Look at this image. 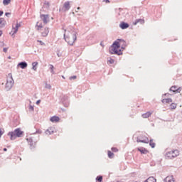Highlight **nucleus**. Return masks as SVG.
<instances>
[{"label":"nucleus","mask_w":182,"mask_h":182,"mask_svg":"<svg viewBox=\"0 0 182 182\" xmlns=\"http://www.w3.org/2000/svg\"><path fill=\"white\" fill-rule=\"evenodd\" d=\"M112 151H114V153H117V151H119V149H117V148L112 147Z\"/></svg>","instance_id":"nucleus-38"},{"label":"nucleus","mask_w":182,"mask_h":182,"mask_svg":"<svg viewBox=\"0 0 182 182\" xmlns=\"http://www.w3.org/2000/svg\"><path fill=\"white\" fill-rule=\"evenodd\" d=\"M96 180H97V181H98V182H102V181H103V176H97Z\"/></svg>","instance_id":"nucleus-29"},{"label":"nucleus","mask_w":182,"mask_h":182,"mask_svg":"<svg viewBox=\"0 0 182 182\" xmlns=\"http://www.w3.org/2000/svg\"><path fill=\"white\" fill-rule=\"evenodd\" d=\"M3 52H4V53H6V52H8V48H4L3 49Z\"/></svg>","instance_id":"nucleus-41"},{"label":"nucleus","mask_w":182,"mask_h":182,"mask_svg":"<svg viewBox=\"0 0 182 182\" xmlns=\"http://www.w3.org/2000/svg\"><path fill=\"white\" fill-rule=\"evenodd\" d=\"M46 89H52V86L50 84H46Z\"/></svg>","instance_id":"nucleus-37"},{"label":"nucleus","mask_w":182,"mask_h":182,"mask_svg":"<svg viewBox=\"0 0 182 182\" xmlns=\"http://www.w3.org/2000/svg\"><path fill=\"white\" fill-rule=\"evenodd\" d=\"M45 133L46 134H48V135L53 134L54 133L53 128L52 127L48 128L47 130H46Z\"/></svg>","instance_id":"nucleus-20"},{"label":"nucleus","mask_w":182,"mask_h":182,"mask_svg":"<svg viewBox=\"0 0 182 182\" xmlns=\"http://www.w3.org/2000/svg\"><path fill=\"white\" fill-rule=\"evenodd\" d=\"M57 56H58V58H60L62 56V55L60 53H58Z\"/></svg>","instance_id":"nucleus-46"},{"label":"nucleus","mask_w":182,"mask_h":182,"mask_svg":"<svg viewBox=\"0 0 182 182\" xmlns=\"http://www.w3.org/2000/svg\"><path fill=\"white\" fill-rule=\"evenodd\" d=\"M119 42H122V46L121 47V49L124 50L126 48V41H124V40L123 39H118Z\"/></svg>","instance_id":"nucleus-24"},{"label":"nucleus","mask_w":182,"mask_h":182,"mask_svg":"<svg viewBox=\"0 0 182 182\" xmlns=\"http://www.w3.org/2000/svg\"><path fill=\"white\" fill-rule=\"evenodd\" d=\"M4 15V11L0 10V16H2Z\"/></svg>","instance_id":"nucleus-43"},{"label":"nucleus","mask_w":182,"mask_h":182,"mask_svg":"<svg viewBox=\"0 0 182 182\" xmlns=\"http://www.w3.org/2000/svg\"><path fill=\"white\" fill-rule=\"evenodd\" d=\"M129 26H130L129 23L124 21L121 22V23L119 24V28H121V29H127Z\"/></svg>","instance_id":"nucleus-9"},{"label":"nucleus","mask_w":182,"mask_h":182,"mask_svg":"<svg viewBox=\"0 0 182 182\" xmlns=\"http://www.w3.org/2000/svg\"><path fill=\"white\" fill-rule=\"evenodd\" d=\"M168 94H165V96L167 95Z\"/></svg>","instance_id":"nucleus-56"},{"label":"nucleus","mask_w":182,"mask_h":182,"mask_svg":"<svg viewBox=\"0 0 182 182\" xmlns=\"http://www.w3.org/2000/svg\"><path fill=\"white\" fill-rule=\"evenodd\" d=\"M112 48H117V49H119V48H120V41H115L112 45Z\"/></svg>","instance_id":"nucleus-14"},{"label":"nucleus","mask_w":182,"mask_h":182,"mask_svg":"<svg viewBox=\"0 0 182 182\" xmlns=\"http://www.w3.org/2000/svg\"><path fill=\"white\" fill-rule=\"evenodd\" d=\"M2 134H4V132H2V131L0 130V137L1 136H2Z\"/></svg>","instance_id":"nucleus-48"},{"label":"nucleus","mask_w":182,"mask_h":182,"mask_svg":"<svg viewBox=\"0 0 182 182\" xmlns=\"http://www.w3.org/2000/svg\"><path fill=\"white\" fill-rule=\"evenodd\" d=\"M18 68H21V69H26L28 68V63L26 61H22L18 63Z\"/></svg>","instance_id":"nucleus-8"},{"label":"nucleus","mask_w":182,"mask_h":182,"mask_svg":"<svg viewBox=\"0 0 182 182\" xmlns=\"http://www.w3.org/2000/svg\"><path fill=\"white\" fill-rule=\"evenodd\" d=\"M118 53H123L122 52V50L119 49V50H118Z\"/></svg>","instance_id":"nucleus-50"},{"label":"nucleus","mask_w":182,"mask_h":182,"mask_svg":"<svg viewBox=\"0 0 182 182\" xmlns=\"http://www.w3.org/2000/svg\"><path fill=\"white\" fill-rule=\"evenodd\" d=\"M166 159H170L171 160H173V151H168L166 154Z\"/></svg>","instance_id":"nucleus-19"},{"label":"nucleus","mask_w":182,"mask_h":182,"mask_svg":"<svg viewBox=\"0 0 182 182\" xmlns=\"http://www.w3.org/2000/svg\"><path fill=\"white\" fill-rule=\"evenodd\" d=\"M27 141H28L29 145L31 146V147H32V146H33V141H36L35 139H33V136H31L29 138L26 139Z\"/></svg>","instance_id":"nucleus-17"},{"label":"nucleus","mask_w":182,"mask_h":182,"mask_svg":"<svg viewBox=\"0 0 182 182\" xmlns=\"http://www.w3.org/2000/svg\"><path fill=\"white\" fill-rule=\"evenodd\" d=\"M170 106H171V109H176V107H177V104L172 103V104H171Z\"/></svg>","instance_id":"nucleus-33"},{"label":"nucleus","mask_w":182,"mask_h":182,"mask_svg":"<svg viewBox=\"0 0 182 182\" xmlns=\"http://www.w3.org/2000/svg\"><path fill=\"white\" fill-rule=\"evenodd\" d=\"M19 28H21L20 23H17L15 26H13L12 31L10 33V35H11V36H14V35H15V33L18 32V29H19Z\"/></svg>","instance_id":"nucleus-6"},{"label":"nucleus","mask_w":182,"mask_h":182,"mask_svg":"<svg viewBox=\"0 0 182 182\" xmlns=\"http://www.w3.org/2000/svg\"><path fill=\"white\" fill-rule=\"evenodd\" d=\"M137 143H145V144H148L149 143V138H146L145 139H139V138H137L136 140Z\"/></svg>","instance_id":"nucleus-21"},{"label":"nucleus","mask_w":182,"mask_h":182,"mask_svg":"<svg viewBox=\"0 0 182 182\" xmlns=\"http://www.w3.org/2000/svg\"><path fill=\"white\" fill-rule=\"evenodd\" d=\"M138 151H140L141 154H147L149 153V151L146 149V148H137Z\"/></svg>","instance_id":"nucleus-15"},{"label":"nucleus","mask_w":182,"mask_h":182,"mask_svg":"<svg viewBox=\"0 0 182 182\" xmlns=\"http://www.w3.org/2000/svg\"><path fill=\"white\" fill-rule=\"evenodd\" d=\"M50 120L52 122V123H56L60 120V118H59L58 116H53L50 119Z\"/></svg>","instance_id":"nucleus-16"},{"label":"nucleus","mask_w":182,"mask_h":182,"mask_svg":"<svg viewBox=\"0 0 182 182\" xmlns=\"http://www.w3.org/2000/svg\"><path fill=\"white\" fill-rule=\"evenodd\" d=\"M37 42H39V43H40V45H41V46H46L45 43H43V42L42 41H41V40H38Z\"/></svg>","instance_id":"nucleus-35"},{"label":"nucleus","mask_w":182,"mask_h":182,"mask_svg":"<svg viewBox=\"0 0 182 182\" xmlns=\"http://www.w3.org/2000/svg\"><path fill=\"white\" fill-rule=\"evenodd\" d=\"M75 12H77V11H75Z\"/></svg>","instance_id":"nucleus-58"},{"label":"nucleus","mask_w":182,"mask_h":182,"mask_svg":"<svg viewBox=\"0 0 182 182\" xmlns=\"http://www.w3.org/2000/svg\"><path fill=\"white\" fill-rule=\"evenodd\" d=\"M139 22H140L141 23H144V21H143L142 19H137L136 20V21L134 22V25H136V23H139Z\"/></svg>","instance_id":"nucleus-31"},{"label":"nucleus","mask_w":182,"mask_h":182,"mask_svg":"<svg viewBox=\"0 0 182 182\" xmlns=\"http://www.w3.org/2000/svg\"><path fill=\"white\" fill-rule=\"evenodd\" d=\"M4 26H6V21L4 18H0V29Z\"/></svg>","instance_id":"nucleus-11"},{"label":"nucleus","mask_w":182,"mask_h":182,"mask_svg":"<svg viewBox=\"0 0 182 182\" xmlns=\"http://www.w3.org/2000/svg\"><path fill=\"white\" fill-rule=\"evenodd\" d=\"M4 151H8V149H6V148H4Z\"/></svg>","instance_id":"nucleus-49"},{"label":"nucleus","mask_w":182,"mask_h":182,"mask_svg":"<svg viewBox=\"0 0 182 182\" xmlns=\"http://www.w3.org/2000/svg\"><path fill=\"white\" fill-rule=\"evenodd\" d=\"M40 103H41V100H38L36 101V105H40Z\"/></svg>","instance_id":"nucleus-45"},{"label":"nucleus","mask_w":182,"mask_h":182,"mask_svg":"<svg viewBox=\"0 0 182 182\" xmlns=\"http://www.w3.org/2000/svg\"><path fill=\"white\" fill-rule=\"evenodd\" d=\"M2 33H3L2 31H0V36H2Z\"/></svg>","instance_id":"nucleus-51"},{"label":"nucleus","mask_w":182,"mask_h":182,"mask_svg":"<svg viewBox=\"0 0 182 182\" xmlns=\"http://www.w3.org/2000/svg\"><path fill=\"white\" fill-rule=\"evenodd\" d=\"M30 103H32V102H31V101H30Z\"/></svg>","instance_id":"nucleus-57"},{"label":"nucleus","mask_w":182,"mask_h":182,"mask_svg":"<svg viewBox=\"0 0 182 182\" xmlns=\"http://www.w3.org/2000/svg\"><path fill=\"white\" fill-rule=\"evenodd\" d=\"M9 59H11V56L9 57Z\"/></svg>","instance_id":"nucleus-55"},{"label":"nucleus","mask_w":182,"mask_h":182,"mask_svg":"<svg viewBox=\"0 0 182 182\" xmlns=\"http://www.w3.org/2000/svg\"><path fill=\"white\" fill-rule=\"evenodd\" d=\"M44 7H46V8H49V6H50V5H49V2H48V1H46L45 3H44V6H43Z\"/></svg>","instance_id":"nucleus-34"},{"label":"nucleus","mask_w":182,"mask_h":182,"mask_svg":"<svg viewBox=\"0 0 182 182\" xmlns=\"http://www.w3.org/2000/svg\"><path fill=\"white\" fill-rule=\"evenodd\" d=\"M149 146H151L152 149H154V147H156V143L153 142V139H150Z\"/></svg>","instance_id":"nucleus-27"},{"label":"nucleus","mask_w":182,"mask_h":182,"mask_svg":"<svg viewBox=\"0 0 182 182\" xmlns=\"http://www.w3.org/2000/svg\"><path fill=\"white\" fill-rule=\"evenodd\" d=\"M14 78L12 77V74H9V77L7 78V82L6 83V90H11L12 89V86H14Z\"/></svg>","instance_id":"nucleus-2"},{"label":"nucleus","mask_w":182,"mask_h":182,"mask_svg":"<svg viewBox=\"0 0 182 182\" xmlns=\"http://www.w3.org/2000/svg\"><path fill=\"white\" fill-rule=\"evenodd\" d=\"M77 77L76 75L70 77V80H72L73 79H76Z\"/></svg>","instance_id":"nucleus-39"},{"label":"nucleus","mask_w":182,"mask_h":182,"mask_svg":"<svg viewBox=\"0 0 182 182\" xmlns=\"http://www.w3.org/2000/svg\"><path fill=\"white\" fill-rule=\"evenodd\" d=\"M105 2L107 3V4H110V1L109 0H105Z\"/></svg>","instance_id":"nucleus-47"},{"label":"nucleus","mask_w":182,"mask_h":182,"mask_svg":"<svg viewBox=\"0 0 182 182\" xmlns=\"http://www.w3.org/2000/svg\"><path fill=\"white\" fill-rule=\"evenodd\" d=\"M69 9H70V2L65 1L63 6V10L64 12H67V11H69Z\"/></svg>","instance_id":"nucleus-7"},{"label":"nucleus","mask_w":182,"mask_h":182,"mask_svg":"<svg viewBox=\"0 0 182 182\" xmlns=\"http://www.w3.org/2000/svg\"><path fill=\"white\" fill-rule=\"evenodd\" d=\"M36 26L38 28L37 31H41L42 28H43V26L42 25V23H39V21H38L36 23Z\"/></svg>","instance_id":"nucleus-23"},{"label":"nucleus","mask_w":182,"mask_h":182,"mask_svg":"<svg viewBox=\"0 0 182 182\" xmlns=\"http://www.w3.org/2000/svg\"><path fill=\"white\" fill-rule=\"evenodd\" d=\"M40 18L43 21L44 25H46L49 22V14H41Z\"/></svg>","instance_id":"nucleus-5"},{"label":"nucleus","mask_w":182,"mask_h":182,"mask_svg":"<svg viewBox=\"0 0 182 182\" xmlns=\"http://www.w3.org/2000/svg\"><path fill=\"white\" fill-rule=\"evenodd\" d=\"M48 34H49V28L46 27L44 28L43 31L41 32V35L44 38H46V36H48Z\"/></svg>","instance_id":"nucleus-10"},{"label":"nucleus","mask_w":182,"mask_h":182,"mask_svg":"<svg viewBox=\"0 0 182 182\" xmlns=\"http://www.w3.org/2000/svg\"><path fill=\"white\" fill-rule=\"evenodd\" d=\"M113 156H114V154L113 152L110 151H108V157L109 159H113Z\"/></svg>","instance_id":"nucleus-32"},{"label":"nucleus","mask_w":182,"mask_h":182,"mask_svg":"<svg viewBox=\"0 0 182 182\" xmlns=\"http://www.w3.org/2000/svg\"><path fill=\"white\" fill-rule=\"evenodd\" d=\"M170 91L173 92V93H176V92L177 93H180V88H177V86L174 85L170 88Z\"/></svg>","instance_id":"nucleus-12"},{"label":"nucleus","mask_w":182,"mask_h":182,"mask_svg":"<svg viewBox=\"0 0 182 182\" xmlns=\"http://www.w3.org/2000/svg\"><path fill=\"white\" fill-rule=\"evenodd\" d=\"M162 103H173V100L171 98L163 99Z\"/></svg>","instance_id":"nucleus-22"},{"label":"nucleus","mask_w":182,"mask_h":182,"mask_svg":"<svg viewBox=\"0 0 182 182\" xmlns=\"http://www.w3.org/2000/svg\"><path fill=\"white\" fill-rule=\"evenodd\" d=\"M164 182H176V181H174V178L173 177V176H167L166 178H164Z\"/></svg>","instance_id":"nucleus-13"},{"label":"nucleus","mask_w":182,"mask_h":182,"mask_svg":"<svg viewBox=\"0 0 182 182\" xmlns=\"http://www.w3.org/2000/svg\"><path fill=\"white\" fill-rule=\"evenodd\" d=\"M49 66H50V70L51 73L53 75H55V71L53 70L55 67H53V65H52V64H50Z\"/></svg>","instance_id":"nucleus-28"},{"label":"nucleus","mask_w":182,"mask_h":182,"mask_svg":"<svg viewBox=\"0 0 182 182\" xmlns=\"http://www.w3.org/2000/svg\"><path fill=\"white\" fill-rule=\"evenodd\" d=\"M64 39L65 41V42H68V45H70L72 46V45H73V43H75V41H76V39H77V37L76 36V32H73V41H68L69 38H66V34H64Z\"/></svg>","instance_id":"nucleus-3"},{"label":"nucleus","mask_w":182,"mask_h":182,"mask_svg":"<svg viewBox=\"0 0 182 182\" xmlns=\"http://www.w3.org/2000/svg\"><path fill=\"white\" fill-rule=\"evenodd\" d=\"M9 15H11V13H9V12L5 13V16H8Z\"/></svg>","instance_id":"nucleus-44"},{"label":"nucleus","mask_w":182,"mask_h":182,"mask_svg":"<svg viewBox=\"0 0 182 182\" xmlns=\"http://www.w3.org/2000/svg\"><path fill=\"white\" fill-rule=\"evenodd\" d=\"M10 136L11 140H16V137H22L23 136V131L21 128L16 129L14 132H10L7 134Z\"/></svg>","instance_id":"nucleus-1"},{"label":"nucleus","mask_w":182,"mask_h":182,"mask_svg":"<svg viewBox=\"0 0 182 182\" xmlns=\"http://www.w3.org/2000/svg\"><path fill=\"white\" fill-rule=\"evenodd\" d=\"M29 110H31V112H33V110H34L33 106L30 105L29 106Z\"/></svg>","instance_id":"nucleus-40"},{"label":"nucleus","mask_w":182,"mask_h":182,"mask_svg":"<svg viewBox=\"0 0 182 182\" xmlns=\"http://www.w3.org/2000/svg\"><path fill=\"white\" fill-rule=\"evenodd\" d=\"M80 7H77V11H80Z\"/></svg>","instance_id":"nucleus-53"},{"label":"nucleus","mask_w":182,"mask_h":182,"mask_svg":"<svg viewBox=\"0 0 182 182\" xmlns=\"http://www.w3.org/2000/svg\"><path fill=\"white\" fill-rule=\"evenodd\" d=\"M108 63H109L110 65H113V63H114V60L110 58V60H108Z\"/></svg>","instance_id":"nucleus-36"},{"label":"nucleus","mask_w":182,"mask_h":182,"mask_svg":"<svg viewBox=\"0 0 182 182\" xmlns=\"http://www.w3.org/2000/svg\"><path fill=\"white\" fill-rule=\"evenodd\" d=\"M36 133H38V134H41V133H42V131L39 130V129H37Z\"/></svg>","instance_id":"nucleus-42"},{"label":"nucleus","mask_w":182,"mask_h":182,"mask_svg":"<svg viewBox=\"0 0 182 182\" xmlns=\"http://www.w3.org/2000/svg\"><path fill=\"white\" fill-rule=\"evenodd\" d=\"M180 152H178V150L176 149L172 151V157L173 159H176V157H177V156H179Z\"/></svg>","instance_id":"nucleus-18"},{"label":"nucleus","mask_w":182,"mask_h":182,"mask_svg":"<svg viewBox=\"0 0 182 182\" xmlns=\"http://www.w3.org/2000/svg\"><path fill=\"white\" fill-rule=\"evenodd\" d=\"M150 116H151V112H147L146 113L142 114V117L144 119H147L148 117H150Z\"/></svg>","instance_id":"nucleus-25"},{"label":"nucleus","mask_w":182,"mask_h":182,"mask_svg":"<svg viewBox=\"0 0 182 182\" xmlns=\"http://www.w3.org/2000/svg\"><path fill=\"white\" fill-rule=\"evenodd\" d=\"M4 5H9L11 4V0H3Z\"/></svg>","instance_id":"nucleus-30"},{"label":"nucleus","mask_w":182,"mask_h":182,"mask_svg":"<svg viewBox=\"0 0 182 182\" xmlns=\"http://www.w3.org/2000/svg\"><path fill=\"white\" fill-rule=\"evenodd\" d=\"M62 77H63V79H65V77H64V76H62Z\"/></svg>","instance_id":"nucleus-54"},{"label":"nucleus","mask_w":182,"mask_h":182,"mask_svg":"<svg viewBox=\"0 0 182 182\" xmlns=\"http://www.w3.org/2000/svg\"><path fill=\"white\" fill-rule=\"evenodd\" d=\"M100 46H102V47L105 46L103 45V43H102V42L100 43Z\"/></svg>","instance_id":"nucleus-52"},{"label":"nucleus","mask_w":182,"mask_h":182,"mask_svg":"<svg viewBox=\"0 0 182 182\" xmlns=\"http://www.w3.org/2000/svg\"><path fill=\"white\" fill-rule=\"evenodd\" d=\"M32 69H33V70H35V71H36V67L38 66V62H33V63H32Z\"/></svg>","instance_id":"nucleus-26"},{"label":"nucleus","mask_w":182,"mask_h":182,"mask_svg":"<svg viewBox=\"0 0 182 182\" xmlns=\"http://www.w3.org/2000/svg\"><path fill=\"white\" fill-rule=\"evenodd\" d=\"M119 48H117L116 47H112L109 48V53H111V55H118L119 56H120V55H123V53H119Z\"/></svg>","instance_id":"nucleus-4"}]
</instances>
